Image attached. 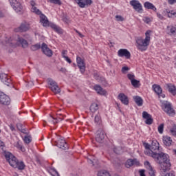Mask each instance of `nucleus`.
Returning <instances> with one entry per match:
<instances>
[{"mask_svg": "<svg viewBox=\"0 0 176 176\" xmlns=\"http://www.w3.org/2000/svg\"><path fill=\"white\" fill-rule=\"evenodd\" d=\"M160 146L157 140H153L150 150L144 151L145 155L151 156L159 164L161 173H167L171 170V162L168 159V155L163 152H159Z\"/></svg>", "mask_w": 176, "mask_h": 176, "instance_id": "obj_1", "label": "nucleus"}, {"mask_svg": "<svg viewBox=\"0 0 176 176\" xmlns=\"http://www.w3.org/2000/svg\"><path fill=\"white\" fill-rule=\"evenodd\" d=\"M145 35L146 37L144 39L142 37H139L136 40L137 47L141 52H145L148 49V46H149L151 42V30L146 31Z\"/></svg>", "mask_w": 176, "mask_h": 176, "instance_id": "obj_2", "label": "nucleus"}, {"mask_svg": "<svg viewBox=\"0 0 176 176\" xmlns=\"http://www.w3.org/2000/svg\"><path fill=\"white\" fill-rule=\"evenodd\" d=\"M162 108L169 116H175V110L173 109L171 103L168 101H162Z\"/></svg>", "mask_w": 176, "mask_h": 176, "instance_id": "obj_3", "label": "nucleus"}, {"mask_svg": "<svg viewBox=\"0 0 176 176\" xmlns=\"http://www.w3.org/2000/svg\"><path fill=\"white\" fill-rule=\"evenodd\" d=\"M5 157L12 167H14V168L17 167V163L19 162V160L17 158H16V157H14V155H13V154L9 152L6 153Z\"/></svg>", "mask_w": 176, "mask_h": 176, "instance_id": "obj_4", "label": "nucleus"}, {"mask_svg": "<svg viewBox=\"0 0 176 176\" xmlns=\"http://www.w3.org/2000/svg\"><path fill=\"white\" fill-rule=\"evenodd\" d=\"M48 85H50V89L54 93V94H60L61 89L58 87L57 82L52 78H48Z\"/></svg>", "mask_w": 176, "mask_h": 176, "instance_id": "obj_5", "label": "nucleus"}, {"mask_svg": "<svg viewBox=\"0 0 176 176\" xmlns=\"http://www.w3.org/2000/svg\"><path fill=\"white\" fill-rule=\"evenodd\" d=\"M10 3L12 6V8L15 10L16 13H19V14H23V6L21 3L17 0H9Z\"/></svg>", "mask_w": 176, "mask_h": 176, "instance_id": "obj_6", "label": "nucleus"}, {"mask_svg": "<svg viewBox=\"0 0 176 176\" xmlns=\"http://www.w3.org/2000/svg\"><path fill=\"white\" fill-rule=\"evenodd\" d=\"M104 140H105V132H104L102 129L100 128L96 131V141L99 142V144H102L104 142Z\"/></svg>", "mask_w": 176, "mask_h": 176, "instance_id": "obj_7", "label": "nucleus"}, {"mask_svg": "<svg viewBox=\"0 0 176 176\" xmlns=\"http://www.w3.org/2000/svg\"><path fill=\"white\" fill-rule=\"evenodd\" d=\"M30 30V25L28 23L22 22L19 27L14 29L15 32H27Z\"/></svg>", "mask_w": 176, "mask_h": 176, "instance_id": "obj_8", "label": "nucleus"}, {"mask_svg": "<svg viewBox=\"0 0 176 176\" xmlns=\"http://www.w3.org/2000/svg\"><path fill=\"white\" fill-rule=\"evenodd\" d=\"M130 5L132 6L133 9L138 12V13H142V5L138 0H131Z\"/></svg>", "mask_w": 176, "mask_h": 176, "instance_id": "obj_9", "label": "nucleus"}, {"mask_svg": "<svg viewBox=\"0 0 176 176\" xmlns=\"http://www.w3.org/2000/svg\"><path fill=\"white\" fill-rule=\"evenodd\" d=\"M41 51L47 57H52L53 56V51L45 43L41 44Z\"/></svg>", "mask_w": 176, "mask_h": 176, "instance_id": "obj_10", "label": "nucleus"}, {"mask_svg": "<svg viewBox=\"0 0 176 176\" xmlns=\"http://www.w3.org/2000/svg\"><path fill=\"white\" fill-rule=\"evenodd\" d=\"M77 65L81 72V74H84L86 69V64L85 63V60L82 59L80 56H77Z\"/></svg>", "mask_w": 176, "mask_h": 176, "instance_id": "obj_11", "label": "nucleus"}, {"mask_svg": "<svg viewBox=\"0 0 176 176\" xmlns=\"http://www.w3.org/2000/svg\"><path fill=\"white\" fill-rule=\"evenodd\" d=\"M0 104L3 105H9L10 104V98L3 92H0Z\"/></svg>", "mask_w": 176, "mask_h": 176, "instance_id": "obj_12", "label": "nucleus"}, {"mask_svg": "<svg viewBox=\"0 0 176 176\" xmlns=\"http://www.w3.org/2000/svg\"><path fill=\"white\" fill-rule=\"evenodd\" d=\"M118 57H125L129 59L131 57V54H130V52L127 49H120L118 52Z\"/></svg>", "mask_w": 176, "mask_h": 176, "instance_id": "obj_13", "label": "nucleus"}, {"mask_svg": "<svg viewBox=\"0 0 176 176\" xmlns=\"http://www.w3.org/2000/svg\"><path fill=\"white\" fill-rule=\"evenodd\" d=\"M142 118L143 119H145V123L146 124L151 125L152 123H153V118H152V116L149 114L146 111H143L142 112Z\"/></svg>", "mask_w": 176, "mask_h": 176, "instance_id": "obj_14", "label": "nucleus"}, {"mask_svg": "<svg viewBox=\"0 0 176 176\" xmlns=\"http://www.w3.org/2000/svg\"><path fill=\"white\" fill-rule=\"evenodd\" d=\"M0 79L4 85H6V86H9L10 83H12V80H10V78L6 74H0Z\"/></svg>", "mask_w": 176, "mask_h": 176, "instance_id": "obj_15", "label": "nucleus"}, {"mask_svg": "<svg viewBox=\"0 0 176 176\" xmlns=\"http://www.w3.org/2000/svg\"><path fill=\"white\" fill-rule=\"evenodd\" d=\"M144 166L146 168H147L150 176H156V170H153V168L151 165L149 161L144 162Z\"/></svg>", "mask_w": 176, "mask_h": 176, "instance_id": "obj_16", "label": "nucleus"}, {"mask_svg": "<svg viewBox=\"0 0 176 176\" xmlns=\"http://www.w3.org/2000/svg\"><path fill=\"white\" fill-rule=\"evenodd\" d=\"M125 166L126 168H130L131 166H140V162L137 159H130L126 162Z\"/></svg>", "mask_w": 176, "mask_h": 176, "instance_id": "obj_17", "label": "nucleus"}, {"mask_svg": "<svg viewBox=\"0 0 176 176\" xmlns=\"http://www.w3.org/2000/svg\"><path fill=\"white\" fill-rule=\"evenodd\" d=\"M56 145L58 148L63 149L64 151H65V149H68V145L67 144V142H65V140H64V138H60V140H58Z\"/></svg>", "mask_w": 176, "mask_h": 176, "instance_id": "obj_18", "label": "nucleus"}, {"mask_svg": "<svg viewBox=\"0 0 176 176\" xmlns=\"http://www.w3.org/2000/svg\"><path fill=\"white\" fill-rule=\"evenodd\" d=\"M40 23L43 24V27H49V20L47 17L43 14H40Z\"/></svg>", "mask_w": 176, "mask_h": 176, "instance_id": "obj_19", "label": "nucleus"}, {"mask_svg": "<svg viewBox=\"0 0 176 176\" xmlns=\"http://www.w3.org/2000/svg\"><path fill=\"white\" fill-rule=\"evenodd\" d=\"M118 99L124 104V105H129V98L124 94L121 93L118 95Z\"/></svg>", "mask_w": 176, "mask_h": 176, "instance_id": "obj_20", "label": "nucleus"}, {"mask_svg": "<svg viewBox=\"0 0 176 176\" xmlns=\"http://www.w3.org/2000/svg\"><path fill=\"white\" fill-rule=\"evenodd\" d=\"M16 42L21 45L22 47L25 48L28 46V42L27 40L24 39L23 37H20V36H17Z\"/></svg>", "mask_w": 176, "mask_h": 176, "instance_id": "obj_21", "label": "nucleus"}, {"mask_svg": "<svg viewBox=\"0 0 176 176\" xmlns=\"http://www.w3.org/2000/svg\"><path fill=\"white\" fill-rule=\"evenodd\" d=\"M163 143L166 146H170L173 144V140L170 136L165 135L163 137Z\"/></svg>", "mask_w": 176, "mask_h": 176, "instance_id": "obj_22", "label": "nucleus"}, {"mask_svg": "<svg viewBox=\"0 0 176 176\" xmlns=\"http://www.w3.org/2000/svg\"><path fill=\"white\" fill-rule=\"evenodd\" d=\"M94 76L95 79L99 82V83H102L103 86H107V81L105 80V78L100 77L97 73H94Z\"/></svg>", "mask_w": 176, "mask_h": 176, "instance_id": "obj_23", "label": "nucleus"}, {"mask_svg": "<svg viewBox=\"0 0 176 176\" xmlns=\"http://www.w3.org/2000/svg\"><path fill=\"white\" fill-rule=\"evenodd\" d=\"M94 90L96 91L98 94H100L101 96H104L107 94V91H105L101 86L96 85L94 86Z\"/></svg>", "mask_w": 176, "mask_h": 176, "instance_id": "obj_24", "label": "nucleus"}, {"mask_svg": "<svg viewBox=\"0 0 176 176\" xmlns=\"http://www.w3.org/2000/svg\"><path fill=\"white\" fill-rule=\"evenodd\" d=\"M152 87L153 90H154L155 93H156L157 96H160V94H162L163 89H162L160 85L154 84L153 85Z\"/></svg>", "mask_w": 176, "mask_h": 176, "instance_id": "obj_25", "label": "nucleus"}, {"mask_svg": "<svg viewBox=\"0 0 176 176\" xmlns=\"http://www.w3.org/2000/svg\"><path fill=\"white\" fill-rule=\"evenodd\" d=\"M167 89H168L169 93L173 96H176V87L173 84H166Z\"/></svg>", "mask_w": 176, "mask_h": 176, "instance_id": "obj_26", "label": "nucleus"}, {"mask_svg": "<svg viewBox=\"0 0 176 176\" xmlns=\"http://www.w3.org/2000/svg\"><path fill=\"white\" fill-rule=\"evenodd\" d=\"M93 3L92 0H82V2H79V7L80 8H86V6H90Z\"/></svg>", "mask_w": 176, "mask_h": 176, "instance_id": "obj_27", "label": "nucleus"}, {"mask_svg": "<svg viewBox=\"0 0 176 176\" xmlns=\"http://www.w3.org/2000/svg\"><path fill=\"white\" fill-rule=\"evenodd\" d=\"M133 100L138 107H142V104H144V100H142V98L138 96H133Z\"/></svg>", "mask_w": 176, "mask_h": 176, "instance_id": "obj_28", "label": "nucleus"}, {"mask_svg": "<svg viewBox=\"0 0 176 176\" xmlns=\"http://www.w3.org/2000/svg\"><path fill=\"white\" fill-rule=\"evenodd\" d=\"M144 8L146 9H151V10H153V12H156L157 10L156 7H155V6L149 1H146L144 3Z\"/></svg>", "mask_w": 176, "mask_h": 176, "instance_id": "obj_29", "label": "nucleus"}, {"mask_svg": "<svg viewBox=\"0 0 176 176\" xmlns=\"http://www.w3.org/2000/svg\"><path fill=\"white\" fill-rule=\"evenodd\" d=\"M39 49H42V44H41V43L30 46V50H32V52H36V50H39Z\"/></svg>", "mask_w": 176, "mask_h": 176, "instance_id": "obj_30", "label": "nucleus"}, {"mask_svg": "<svg viewBox=\"0 0 176 176\" xmlns=\"http://www.w3.org/2000/svg\"><path fill=\"white\" fill-rule=\"evenodd\" d=\"M50 27L51 28L54 30V31H56V32H57L58 34H63V30H61L60 27L57 26L56 24L52 23L50 25Z\"/></svg>", "mask_w": 176, "mask_h": 176, "instance_id": "obj_31", "label": "nucleus"}, {"mask_svg": "<svg viewBox=\"0 0 176 176\" xmlns=\"http://www.w3.org/2000/svg\"><path fill=\"white\" fill-rule=\"evenodd\" d=\"M87 162L92 166H98V160L96 158H88Z\"/></svg>", "mask_w": 176, "mask_h": 176, "instance_id": "obj_32", "label": "nucleus"}, {"mask_svg": "<svg viewBox=\"0 0 176 176\" xmlns=\"http://www.w3.org/2000/svg\"><path fill=\"white\" fill-rule=\"evenodd\" d=\"M164 13H167L168 17L174 19V17H176V12L175 11L171 10L168 11V10H166V11H164Z\"/></svg>", "mask_w": 176, "mask_h": 176, "instance_id": "obj_33", "label": "nucleus"}, {"mask_svg": "<svg viewBox=\"0 0 176 176\" xmlns=\"http://www.w3.org/2000/svg\"><path fill=\"white\" fill-rule=\"evenodd\" d=\"M51 118L53 119V120H54V121H52L53 124H57V123H58L59 122L64 120V117L54 118V117L51 116Z\"/></svg>", "mask_w": 176, "mask_h": 176, "instance_id": "obj_34", "label": "nucleus"}, {"mask_svg": "<svg viewBox=\"0 0 176 176\" xmlns=\"http://www.w3.org/2000/svg\"><path fill=\"white\" fill-rule=\"evenodd\" d=\"M91 112H96L98 109V104L97 103L94 102L91 104L90 108H89Z\"/></svg>", "mask_w": 176, "mask_h": 176, "instance_id": "obj_35", "label": "nucleus"}, {"mask_svg": "<svg viewBox=\"0 0 176 176\" xmlns=\"http://www.w3.org/2000/svg\"><path fill=\"white\" fill-rule=\"evenodd\" d=\"M15 168H18V170H24V168H25V165L24 164V162H19L18 161L16 167Z\"/></svg>", "mask_w": 176, "mask_h": 176, "instance_id": "obj_36", "label": "nucleus"}, {"mask_svg": "<svg viewBox=\"0 0 176 176\" xmlns=\"http://www.w3.org/2000/svg\"><path fill=\"white\" fill-rule=\"evenodd\" d=\"M113 152H115V153H116L117 155H120V153H123V149L121 146L115 147L113 148Z\"/></svg>", "mask_w": 176, "mask_h": 176, "instance_id": "obj_37", "label": "nucleus"}, {"mask_svg": "<svg viewBox=\"0 0 176 176\" xmlns=\"http://www.w3.org/2000/svg\"><path fill=\"white\" fill-rule=\"evenodd\" d=\"M168 31H170V34H176V25L175 26H168L167 27Z\"/></svg>", "mask_w": 176, "mask_h": 176, "instance_id": "obj_38", "label": "nucleus"}, {"mask_svg": "<svg viewBox=\"0 0 176 176\" xmlns=\"http://www.w3.org/2000/svg\"><path fill=\"white\" fill-rule=\"evenodd\" d=\"M15 146L18 149H20V151H21V152H25V148H24V146H23V145H21V144H20V142H17Z\"/></svg>", "mask_w": 176, "mask_h": 176, "instance_id": "obj_39", "label": "nucleus"}, {"mask_svg": "<svg viewBox=\"0 0 176 176\" xmlns=\"http://www.w3.org/2000/svg\"><path fill=\"white\" fill-rule=\"evenodd\" d=\"M32 12L33 13H35L36 14H42V12H41V10H39V9H37V8L36 6L32 7Z\"/></svg>", "mask_w": 176, "mask_h": 176, "instance_id": "obj_40", "label": "nucleus"}, {"mask_svg": "<svg viewBox=\"0 0 176 176\" xmlns=\"http://www.w3.org/2000/svg\"><path fill=\"white\" fill-rule=\"evenodd\" d=\"M5 149H6L5 143H3V142L0 140V152H4L5 153H6V151Z\"/></svg>", "mask_w": 176, "mask_h": 176, "instance_id": "obj_41", "label": "nucleus"}, {"mask_svg": "<svg viewBox=\"0 0 176 176\" xmlns=\"http://www.w3.org/2000/svg\"><path fill=\"white\" fill-rule=\"evenodd\" d=\"M23 141L25 144H30L32 141L31 136H25L23 138Z\"/></svg>", "mask_w": 176, "mask_h": 176, "instance_id": "obj_42", "label": "nucleus"}, {"mask_svg": "<svg viewBox=\"0 0 176 176\" xmlns=\"http://www.w3.org/2000/svg\"><path fill=\"white\" fill-rule=\"evenodd\" d=\"M95 123H97V124H101V117L100 116L99 114H97L95 116Z\"/></svg>", "mask_w": 176, "mask_h": 176, "instance_id": "obj_43", "label": "nucleus"}, {"mask_svg": "<svg viewBox=\"0 0 176 176\" xmlns=\"http://www.w3.org/2000/svg\"><path fill=\"white\" fill-rule=\"evenodd\" d=\"M131 83L132 86H133V87H138V85L140 84V81L135 79V80H133L132 81H131Z\"/></svg>", "mask_w": 176, "mask_h": 176, "instance_id": "obj_44", "label": "nucleus"}, {"mask_svg": "<svg viewBox=\"0 0 176 176\" xmlns=\"http://www.w3.org/2000/svg\"><path fill=\"white\" fill-rule=\"evenodd\" d=\"M164 130V124H160V126H158V133H160V134H163Z\"/></svg>", "mask_w": 176, "mask_h": 176, "instance_id": "obj_45", "label": "nucleus"}, {"mask_svg": "<svg viewBox=\"0 0 176 176\" xmlns=\"http://www.w3.org/2000/svg\"><path fill=\"white\" fill-rule=\"evenodd\" d=\"M152 20H153V19L149 17L143 18V21H144L146 24H149V23H151Z\"/></svg>", "mask_w": 176, "mask_h": 176, "instance_id": "obj_46", "label": "nucleus"}, {"mask_svg": "<svg viewBox=\"0 0 176 176\" xmlns=\"http://www.w3.org/2000/svg\"><path fill=\"white\" fill-rule=\"evenodd\" d=\"M23 38H25V39H27V41H29V42H32V38L28 34H24Z\"/></svg>", "mask_w": 176, "mask_h": 176, "instance_id": "obj_47", "label": "nucleus"}, {"mask_svg": "<svg viewBox=\"0 0 176 176\" xmlns=\"http://www.w3.org/2000/svg\"><path fill=\"white\" fill-rule=\"evenodd\" d=\"M127 78L128 79H129V80H131V82L132 80H134L135 78V76H134V74H127Z\"/></svg>", "mask_w": 176, "mask_h": 176, "instance_id": "obj_48", "label": "nucleus"}, {"mask_svg": "<svg viewBox=\"0 0 176 176\" xmlns=\"http://www.w3.org/2000/svg\"><path fill=\"white\" fill-rule=\"evenodd\" d=\"M51 3H54L55 5H61V1L60 0H50Z\"/></svg>", "mask_w": 176, "mask_h": 176, "instance_id": "obj_49", "label": "nucleus"}, {"mask_svg": "<svg viewBox=\"0 0 176 176\" xmlns=\"http://www.w3.org/2000/svg\"><path fill=\"white\" fill-rule=\"evenodd\" d=\"M116 19L117 21H124V18L120 15H116Z\"/></svg>", "mask_w": 176, "mask_h": 176, "instance_id": "obj_50", "label": "nucleus"}, {"mask_svg": "<svg viewBox=\"0 0 176 176\" xmlns=\"http://www.w3.org/2000/svg\"><path fill=\"white\" fill-rule=\"evenodd\" d=\"M143 145L144 146V148L146 149V151H151V145H150L148 143H143Z\"/></svg>", "mask_w": 176, "mask_h": 176, "instance_id": "obj_51", "label": "nucleus"}, {"mask_svg": "<svg viewBox=\"0 0 176 176\" xmlns=\"http://www.w3.org/2000/svg\"><path fill=\"white\" fill-rule=\"evenodd\" d=\"M170 133L173 135H176V125H173V128L170 129Z\"/></svg>", "mask_w": 176, "mask_h": 176, "instance_id": "obj_52", "label": "nucleus"}, {"mask_svg": "<svg viewBox=\"0 0 176 176\" xmlns=\"http://www.w3.org/2000/svg\"><path fill=\"white\" fill-rule=\"evenodd\" d=\"M129 69H130L129 68V67H127V66L123 67L122 68V74H126V72H127V71H129Z\"/></svg>", "mask_w": 176, "mask_h": 176, "instance_id": "obj_53", "label": "nucleus"}, {"mask_svg": "<svg viewBox=\"0 0 176 176\" xmlns=\"http://www.w3.org/2000/svg\"><path fill=\"white\" fill-rule=\"evenodd\" d=\"M63 21H64V23H66V24H69V19L67 16H64L63 17Z\"/></svg>", "mask_w": 176, "mask_h": 176, "instance_id": "obj_54", "label": "nucleus"}, {"mask_svg": "<svg viewBox=\"0 0 176 176\" xmlns=\"http://www.w3.org/2000/svg\"><path fill=\"white\" fill-rule=\"evenodd\" d=\"M139 173L140 176H146L145 175V170L142 169L139 170Z\"/></svg>", "mask_w": 176, "mask_h": 176, "instance_id": "obj_55", "label": "nucleus"}, {"mask_svg": "<svg viewBox=\"0 0 176 176\" xmlns=\"http://www.w3.org/2000/svg\"><path fill=\"white\" fill-rule=\"evenodd\" d=\"M65 60L69 63V64H71V63H72V60H71V59L68 57V56H64Z\"/></svg>", "mask_w": 176, "mask_h": 176, "instance_id": "obj_56", "label": "nucleus"}, {"mask_svg": "<svg viewBox=\"0 0 176 176\" xmlns=\"http://www.w3.org/2000/svg\"><path fill=\"white\" fill-rule=\"evenodd\" d=\"M157 17H158V19H160V20H163V19H164V17L163 16V15H162L160 13L157 12Z\"/></svg>", "mask_w": 176, "mask_h": 176, "instance_id": "obj_57", "label": "nucleus"}, {"mask_svg": "<svg viewBox=\"0 0 176 176\" xmlns=\"http://www.w3.org/2000/svg\"><path fill=\"white\" fill-rule=\"evenodd\" d=\"M53 172H54V174H52V176H60V175L58 174V172H57V170H56L55 169H53Z\"/></svg>", "mask_w": 176, "mask_h": 176, "instance_id": "obj_58", "label": "nucleus"}, {"mask_svg": "<svg viewBox=\"0 0 176 176\" xmlns=\"http://www.w3.org/2000/svg\"><path fill=\"white\" fill-rule=\"evenodd\" d=\"M16 127H17V129H19V131H21V130H23V124H16Z\"/></svg>", "mask_w": 176, "mask_h": 176, "instance_id": "obj_59", "label": "nucleus"}, {"mask_svg": "<svg viewBox=\"0 0 176 176\" xmlns=\"http://www.w3.org/2000/svg\"><path fill=\"white\" fill-rule=\"evenodd\" d=\"M56 116L57 118H60V116H62V118H65V115H63L62 113H57Z\"/></svg>", "mask_w": 176, "mask_h": 176, "instance_id": "obj_60", "label": "nucleus"}, {"mask_svg": "<svg viewBox=\"0 0 176 176\" xmlns=\"http://www.w3.org/2000/svg\"><path fill=\"white\" fill-rule=\"evenodd\" d=\"M169 5H173V3H176V0H168Z\"/></svg>", "mask_w": 176, "mask_h": 176, "instance_id": "obj_61", "label": "nucleus"}, {"mask_svg": "<svg viewBox=\"0 0 176 176\" xmlns=\"http://www.w3.org/2000/svg\"><path fill=\"white\" fill-rule=\"evenodd\" d=\"M65 54H67V50H63L62 52V57L64 58V57H67V56H65Z\"/></svg>", "mask_w": 176, "mask_h": 176, "instance_id": "obj_62", "label": "nucleus"}, {"mask_svg": "<svg viewBox=\"0 0 176 176\" xmlns=\"http://www.w3.org/2000/svg\"><path fill=\"white\" fill-rule=\"evenodd\" d=\"M60 72L65 74V72H67V69L62 67V68H60Z\"/></svg>", "mask_w": 176, "mask_h": 176, "instance_id": "obj_63", "label": "nucleus"}, {"mask_svg": "<svg viewBox=\"0 0 176 176\" xmlns=\"http://www.w3.org/2000/svg\"><path fill=\"white\" fill-rule=\"evenodd\" d=\"M10 129L12 131H14V126L12 124L10 125Z\"/></svg>", "mask_w": 176, "mask_h": 176, "instance_id": "obj_64", "label": "nucleus"}]
</instances>
